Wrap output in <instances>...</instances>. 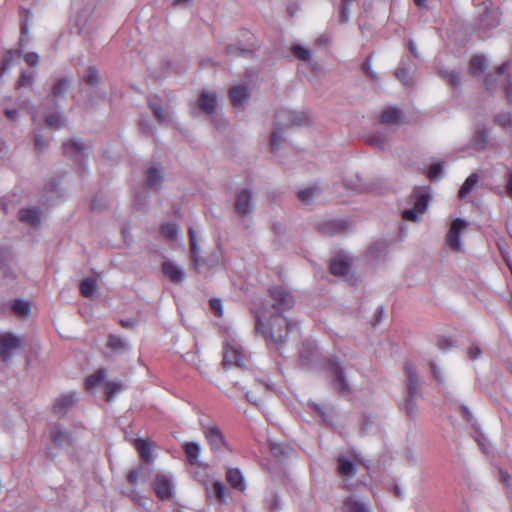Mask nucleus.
I'll list each match as a JSON object with an SVG mask.
<instances>
[{"mask_svg":"<svg viewBox=\"0 0 512 512\" xmlns=\"http://www.w3.org/2000/svg\"><path fill=\"white\" fill-rule=\"evenodd\" d=\"M270 450L275 456H279L285 453L284 446L275 442L270 443Z\"/></svg>","mask_w":512,"mask_h":512,"instance_id":"nucleus-58","label":"nucleus"},{"mask_svg":"<svg viewBox=\"0 0 512 512\" xmlns=\"http://www.w3.org/2000/svg\"><path fill=\"white\" fill-rule=\"evenodd\" d=\"M254 201L251 197V194H238V197L235 202L236 211L245 216L249 214L254 208Z\"/></svg>","mask_w":512,"mask_h":512,"instance_id":"nucleus-19","label":"nucleus"},{"mask_svg":"<svg viewBox=\"0 0 512 512\" xmlns=\"http://www.w3.org/2000/svg\"><path fill=\"white\" fill-rule=\"evenodd\" d=\"M106 377V371L104 369L98 370L96 373L90 375L86 380V389L92 390L98 386Z\"/></svg>","mask_w":512,"mask_h":512,"instance_id":"nucleus-37","label":"nucleus"},{"mask_svg":"<svg viewBox=\"0 0 512 512\" xmlns=\"http://www.w3.org/2000/svg\"><path fill=\"white\" fill-rule=\"evenodd\" d=\"M299 200L305 204L309 205L314 201L315 194H298Z\"/></svg>","mask_w":512,"mask_h":512,"instance_id":"nucleus-60","label":"nucleus"},{"mask_svg":"<svg viewBox=\"0 0 512 512\" xmlns=\"http://www.w3.org/2000/svg\"><path fill=\"white\" fill-rule=\"evenodd\" d=\"M75 402V394L68 393L60 396L54 403L53 408L55 413L63 414L70 408Z\"/></svg>","mask_w":512,"mask_h":512,"instance_id":"nucleus-25","label":"nucleus"},{"mask_svg":"<svg viewBox=\"0 0 512 512\" xmlns=\"http://www.w3.org/2000/svg\"><path fill=\"white\" fill-rule=\"evenodd\" d=\"M226 479L227 482L235 489H238L240 491H244L245 481L244 477L239 469L236 468H229L226 473Z\"/></svg>","mask_w":512,"mask_h":512,"instance_id":"nucleus-20","label":"nucleus"},{"mask_svg":"<svg viewBox=\"0 0 512 512\" xmlns=\"http://www.w3.org/2000/svg\"><path fill=\"white\" fill-rule=\"evenodd\" d=\"M33 83V75L31 73L23 72L17 82V87H28Z\"/></svg>","mask_w":512,"mask_h":512,"instance_id":"nucleus-52","label":"nucleus"},{"mask_svg":"<svg viewBox=\"0 0 512 512\" xmlns=\"http://www.w3.org/2000/svg\"><path fill=\"white\" fill-rule=\"evenodd\" d=\"M19 219L32 227H38L41 224V210L36 207L23 208L19 211Z\"/></svg>","mask_w":512,"mask_h":512,"instance_id":"nucleus-16","label":"nucleus"},{"mask_svg":"<svg viewBox=\"0 0 512 512\" xmlns=\"http://www.w3.org/2000/svg\"><path fill=\"white\" fill-rule=\"evenodd\" d=\"M350 1L351 0H342V7L340 13V19L342 22H345L348 19L347 8Z\"/></svg>","mask_w":512,"mask_h":512,"instance_id":"nucleus-59","label":"nucleus"},{"mask_svg":"<svg viewBox=\"0 0 512 512\" xmlns=\"http://www.w3.org/2000/svg\"><path fill=\"white\" fill-rule=\"evenodd\" d=\"M270 294L273 299L272 306L279 314L269 315L267 311L255 312L256 331L266 341H270L276 345L277 349H280L286 342L288 335L298 331L296 323H292L281 316L283 311L294 306L295 299L291 292L282 286L271 288Z\"/></svg>","mask_w":512,"mask_h":512,"instance_id":"nucleus-1","label":"nucleus"},{"mask_svg":"<svg viewBox=\"0 0 512 512\" xmlns=\"http://www.w3.org/2000/svg\"><path fill=\"white\" fill-rule=\"evenodd\" d=\"M405 409H406L407 414H409V415L415 414L416 403L414 401V398H411L410 396H408V399L406 400V403H405Z\"/></svg>","mask_w":512,"mask_h":512,"instance_id":"nucleus-56","label":"nucleus"},{"mask_svg":"<svg viewBox=\"0 0 512 512\" xmlns=\"http://www.w3.org/2000/svg\"><path fill=\"white\" fill-rule=\"evenodd\" d=\"M97 289V280L92 277L85 278L80 283V291L84 297H93Z\"/></svg>","mask_w":512,"mask_h":512,"instance_id":"nucleus-32","label":"nucleus"},{"mask_svg":"<svg viewBox=\"0 0 512 512\" xmlns=\"http://www.w3.org/2000/svg\"><path fill=\"white\" fill-rule=\"evenodd\" d=\"M149 107L159 123L166 124L171 122L170 113L165 110L158 102H150Z\"/></svg>","mask_w":512,"mask_h":512,"instance_id":"nucleus-28","label":"nucleus"},{"mask_svg":"<svg viewBox=\"0 0 512 512\" xmlns=\"http://www.w3.org/2000/svg\"><path fill=\"white\" fill-rule=\"evenodd\" d=\"M362 462L358 454L340 456L338 458V472L344 478H352L356 474V463Z\"/></svg>","mask_w":512,"mask_h":512,"instance_id":"nucleus-8","label":"nucleus"},{"mask_svg":"<svg viewBox=\"0 0 512 512\" xmlns=\"http://www.w3.org/2000/svg\"><path fill=\"white\" fill-rule=\"evenodd\" d=\"M283 128L285 127L281 124H278V119L276 118L270 138V145L272 150H276L280 143L284 140Z\"/></svg>","mask_w":512,"mask_h":512,"instance_id":"nucleus-27","label":"nucleus"},{"mask_svg":"<svg viewBox=\"0 0 512 512\" xmlns=\"http://www.w3.org/2000/svg\"><path fill=\"white\" fill-rule=\"evenodd\" d=\"M401 120V111L396 108H389L382 112L381 122L386 124H397Z\"/></svg>","mask_w":512,"mask_h":512,"instance_id":"nucleus-34","label":"nucleus"},{"mask_svg":"<svg viewBox=\"0 0 512 512\" xmlns=\"http://www.w3.org/2000/svg\"><path fill=\"white\" fill-rule=\"evenodd\" d=\"M276 116L278 119V124L283 125L285 128L302 126L308 122V118L304 114L292 111H282Z\"/></svg>","mask_w":512,"mask_h":512,"instance_id":"nucleus-9","label":"nucleus"},{"mask_svg":"<svg viewBox=\"0 0 512 512\" xmlns=\"http://www.w3.org/2000/svg\"><path fill=\"white\" fill-rule=\"evenodd\" d=\"M431 366V371H432V374L434 375V377L439 380V381H442L443 378L441 376V371H440V368L437 367L433 362L430 364Z\"/></svg>","mask_w":512,"mask_h":512,"instance_id":"nucleus-63","label":"nucleus"},{"mask_svg":"<svg viewBox=\"0 0 512 512\" xmlns=\"http://www.w3.org/2000/svg\"><path fill=\"white\" fill-rule=\"evenodd\" d=\"M495 122L502 127H509L512 124V117L509 113H501L495 117Z\"/></svg>","mask_w":512,"mask_h":512,"instance_id":"nucleus-50","label":"nucleus"},{"mask_svg":"<svg viewBox=\"0 0 512 512\" xmlns=\"http://www.w3.org/2000/svg\"><path fill=\"white\" fill-rule=\"evenodd\" d=\"M210 307L214 311V313L218 316L222 315L223 312V304L222 301L219 299H211L210 300Z\"/></svg>","mask_w":512,"mask_h":512,"instance_id":"nucleus-55","label":"nucleus"},{"mask_svg":"<svg viewBox=\"0 0 512 512\" xmlns=\"http://www.w3.org/2000/svg\"><path fill=\"white\" fill-rule=\"evenodd\" d=\"M162 271L165 277L174 283H180L185 278L184 271L174 263L165 261L162 265Z\"/></svg>","mask_w":512,"mask_h":512,"instance_id":"nucleus-17","label":"nucleus"},{"mask_svg":"<svg viewBox=\"0 0 512 512\" xmlns=\"http://www.w3.org/2000/svg\"><path fill=\"white\" fill-rule=\"evenodd\" d=\"M22 346L20 337L10 332L0 333V357L7 360L12 357Z\"/></svg>","mask_w":512,"mask_h":512,"instance_id":"nucleus-7","label":"nucleus"},{"mask_svg":"<svg viewBox=\"0 0 512 512\" xmlns=\"http://www.w3.org/2000/svg\"><path fill=\"white\" fill-rule=\"evenodd\" d=\"M440 75L445 79L452 87H457L460 83L459 74L455 71H441Z\"/></svg>","mask_w":512,"mask_h":512,"instance_id":"nucleus-43","label":"nucleus"},{"mask_svg":"<svg viewBox=\"0 0 512 512\" xmlns=\"http://www.w3.org/2000/svg\"><path fill=\"white\" fill-rule=\"evenodd\" d=\"M395 76L406 86L413 84V80L409 72L403 68H398L395 72Z\"/></svg>","mask_w":512,"mask_h":512,"instance_id":"nucleus-45","label":"nucleus"},{"mask_svg":"<svg viewBox=\"0 0 512 512\" xmlns=\"http://www.w3.org/2000/svg\"><path fill=\"white\" fill-rule=\"evenodd\" d=\"M442 166H443V162H438V163L432 164L428 170V177L431 180L439 179L442 175Z\"/></svg>","mask_w":512,"mask_h":512,"instance_id":"nucleus-46","label":"nucleus"},{"mask_svg":"<svg viewBox=\"0 0 512 512\" xmlns=\"http://www.w3.org/2000/svg\"><path fill=\"white\" fill-rule=\"evenodd\" d=\"M163 179L162 171L158 168L151 167L147 171L146 183L150 189H157Z\"/></svg>","mask_w":512,"mask_h":512,"instance_id":"nucleus-29","label":"nucleus"},{"mask_svg":"<svg viewBox=\"0 0 512 512\" xmlns=\"http://www.w3.org/2000/svg\"><path fill=\"white\" fill-rule=\"evenodd\" d=\"M431 194H411L409 203L412 207L404 209L402 217L404 220L417 222L421 216L427 211Z\"/></svg>","mask_w":512,"mask_h":512,"instance_id":"nucleus-3","label":"nucleus"},{"mask_svg":"<svg viewBox=\"0 0 512 512\" xmlns=\"http://www.w3.org/2000/svg\"><path fill=\"white\" fill-rule=\"evenodd\" d=\"M195 107L205 114H213L217 109V95L211 91H202L198 96Z\"/></svg>","mask_w":512,"mask_h":512,"instance_id":"nucleus-10","label":"nucleus"},{"mask_svg":"<svg viewBox=\"0 0 512 512\" xmlns=\"http://www.w3.org/2000/svg\"><path fill=\"white\" fill-rule=\"evenodd\" d=\"M367 256L370 260L380 262L386 259L387 244L383 241L374 243L368 250Z\"/></svg>","mask_w":512,"mask_h":512,"instance_id":"nucleus-21","label":"nucleus"},{"mask_svg":"<svg viewBox=\"0 0 512 512\" xmlns=\"http://www.w3.org/2000/svg\"><path fill=\"white\" fill-rule=\"evenodd\" d=\"M122 390V385L119 382H107L105 386V393L108 400H112Z\"/></svg>","mask_w":512,"mask_h":512,"instance_id":"nucleus-40","label":"nucleus"},{"mask_svg":"<svg viewBox=\"0 0 512 512\" xmlns=\"http://www.w3.org/2000/svg\"><path fill=\"white\" fill-rule=\"evenodd\" d=\"M500 21L499 12L495 9H486L480 19V25L484 29H491L498 26Z\"/></svg>","mask_w":512,"mask_h":512,"instance_id":"nucleus-22","label":"nucleus"},{"mask_svg":"<svg viewBox=\"0 0 512 512\" xmlns=\"http://www.w3.org/2000/svg\"><path fill=\"white\" fill-rule=\"evenodd\" d=\"M370 142L375 145H378L380 147H383L384 144L386 143V138L383 137L382 135H377V136L371 137Z\"/></svg>","mask_w":512,"mask_h":512,"instance_id":"nucleus-62","label":"nucleus"},{"mask_svg":"<svg viewBox=\"0 0 512 512\" xmlns=\"http://www.w3.org/2000/svg\"><path fill=\"white\" fill-rule=\"evenodd\" d=\"M488 143V134L486 129H479L475 132L472 140L471 145L476 150H484Z\"/></svg>","mask_w":512,"mask_h":512,"instance_id":"nucleus-31","label":"nucleus"},{"mask_svg":"<svg viewBox=\"0 0 512 512\" xmlns=\"http://www.w3.org/2000/svg\"><path fill=\"white\" fill-rule=\"evenodd\" d=\"M34 145L38 151L42 152L48 147V141L44 136L36 133L34 136Z\"/></svg>","mask_w":512,"mask_h":512,"instance_id":"nucleus-51","label":"nucleus"},{"mask_svg":"<svg viewBox=\"0 0 512 512\" xmlns=\"http://www.w3.org/2000/svg\"><path fill=\"white\" fill-rule=\"evenodd\" d=\"M15 53L12 51H8L5 53L2 65H1V76L4 74L5 70L10 68L13 65Z\"/></svg>","mask_w":512,"mask_h":512,"instance_id":"nucleus-48","label":"nucleus"},{"mask_svg":"<svg viewBox=\"0 0 512 512\" xmlns=\"http://www.w3.org/2000/svg\"><path fill=\"white\" fill-rule=\"evenodd\" d=\"M85 81L90 85H96L99 82L98 72L95 69L90 68L85 76Z\"/></svg>","mask_w":512,"mask_h":512,"instance_id":"nucleus-54","label":"nucleus"},{"mask_svg":"<svg viewBox=\"0 0 512 512\" xmlns=\"http://www.w3.org/2000/svg\"><path fill=\"white\" fill-rule=\"evenodd\" d=\"M161 234L167 240H174L180 234V230L175 223L169 222L162 225Z\"/></svg>","mask_w":512,"mask_h":512,"instance_id":"nucleus-35","label":"nucleus"},{"mask_svg":"<svg viewBox=\"0 0 512 512\" xmlns=\"http://www.w3.org/2000/svg\"><path fill=\"white\" fill-rule=\"evenodd\" d=\"M479 176L476 173L471 174L461 186L459 192H470L477 187Z\"/></svg>","mask_w":512,"mask_h":512,"instance_id":"nucleus-41","label":"nucleus"},{"mask_svg":"<svg viewBox=\"0 0 512 512\" xmlns=\"http://www.w3.org/2000/svg\"><path fill=\"white\" fill-rule=\"evenodd\" d=\"M292 52L296 58L302 61H309L311 58V51L300 45H294L292 48Z\"/></svg>","mask_w":512,"mask_h":512,"instance_id":"nucleus-42","label":"nucleus"},{"mask_svg":"<svg viewBox=\"0 0 512 512\" xmlns=\"http://www.w3.org/2000/svg\"><path fill=\"white\" fill-rule=\"evenodd\" d=\"M139 477L138 471H130L128 474V480L131 484H136Z\"/></svg>","mask_w":512,"mask_h":512,"instance_id":"nucleus-64","label":"nucleus"},{"mask_svg":"<svg viewBox=\"0 0 512 512\" xmlns=\"http://www.w3.org/2000/svg\"><path fill=\"white\" fill-rule=\"evenodd\" d=\"M329 369L335 377V387L342 393L349 391V385L345 379L344 371L338 360H331L329 362Z\"/></svg>","mask_w":512,"mask_h":512,"instance_id":"nucleus-12","label":"nucleus"},{"mask_svg":"<svg viewBox=\"0 0 512 512\" xmlns=\"http://www.w3.org/2000/svg\"><path fill=\"white\" fill-rule=\"evenodd\" d=\"M152 486L157 497L162 501L171 499L175 494V481L169 474H156Z\"/></svg>","mask_w":512,"mask_h":512,"instance_id":"nucleus-5","label":"nucleus"},{"mask_svg":"<svg viewBox=\"0 0 512 512\" xmlns=\"http://www.w3.org/2000/svg\"><path fill=\"white\" fill-rule=\"evenodd\" d=\"M344 229L343 224L338 221L328 223L323 227L325 233L335 234L341 232Z\"/></svg>","mask_w":512,"mask_h":512,"instance_id":"nucleus-49","label":"nucleus"},{"mask_svg":"<svg viewBox=\"0 0 512 512\" xmlns=\"http://www.w3.org/2000/svg\"><path fill=\"white\" fill-rule=\"evenodd\" d=\"M351 264L348 256L343 254L337 255L331 260V273L336 276H346L351 268Z\"/></svg>","mask_w":512,"mask_h":512,"instance_id":"nucleus-14","label":"nucleus"},{"mask_svg":"<svg viewBox=\"0 0 512 512\" xmlns=\"http://www.w3.org/2000/svg\"><path fill=\"white\" fill-rule=\"evenodd\" d=\"M343 510L344 512H370L367 503L356 495L345 500Z\"/></svg>","mask_w":512,"mask_h":512,"instance_id":"nucleus-18","label":"nucleus"},{"mask_svg":"<svg viewBox=\"0 0 512 512\" xmlns=\"http://www.w3.org/2000/svg\"><path fill=\"white\" fill-rule=\"evenodd\" d=\"M231 102L234 106H240L249 97V91L246 86H234L229 91Z\"/></svg>","mask_w":512,"mask_h":512,"instance_id":"nucleus-24","label":"nucleus"},{"mask_svg":"<svg viewBox=\"0 0 512 512\" xmlns=\"http://www.w3.org/2000/svg\"><path fill=\"white\" fill-rule=\"evenodd\" d=\"M469 222L462 218H455L452 220L448 232L445 237L446 245L453 251H463L464 244L461 240V235L468 228Z\"/></svg>","mask_w":512,"mask_h":512,"instance_id":"nucleus-4","label":"nucleus"},{"mask_svg":"<svg viewBox=\"0 0 512 512\" xmlns=\"http://www.w3.org/2000/svg\"><path fill=\"white\" fill-rule=\"evenodd\" d=\"M204 434L212 450L218 451L225 446L226 442L224 436L217 426L211 425L206 427Z\"/></svg>","mask_w":512,"mask_h":512,"instance_id":"nucleus-11","label":"nucleus"},{"mask_svg":"<svg viewBox=\"0 0 512 512\" xmlns=\"http://www.w3.org/2000/svg\"><path fill=\"white\" fill-rule=\"evenodd\" d=\"M189 236H190V242H191V253H192V259L194 266L197 270H200L203 266V261L199 259L198 252L199 248L197 246V240L195 232L192 228L189 229Z\"/></svg>","mask_w":512,"mask_h":512,"instance_id":"nucleus-33","label":"nucleus"},{"mask_svg":"<svg viewBox=\"0 0 512 512\" xmlns=\"http://www.w3.org/2000/svg\"><path fill=\"white\" fill-rule=\"evenodd\" d=\"M405 373L408 378V396L414 398L419 391V376L416 367L408 362L405 365Z\"/></svg>","mask_w":512,"mask_h":512,"instance_id":"nucleus-15","label":"nucleus"},{"mask_svg":"<svg viewBox=\"0 0 512 512\" xmlns=\"http://www.w3.org/2000/svg\"><path fill=\"white\" fill-rule=\"evenodd\" d=\"M213 491L216 495V497L220 500V501H225V495H226V488L225 486L223 485V483L219 482V481H216L214 484H213Z\"/></svg>","mask_w":512,"mask_h":512,"instance_id":"nucleus-53","label":"nucleus"},{"mask_svg":"<svg viewBox=\"0 0 512 512\" xmlns=\"http://www.w3.org/2000/svg\"><path fill=\"white\" fill-rule=\"evenodd\" d=\"M13 312L21 317H26L30 313V305L26 301L16 300L12 305Z\"/></svg>","mask_w":512,"mask_h":512,"instance_id":"nucleus-39","label":"nucleus"},{"mask_svg":"<svg viewBox=\"0 0 512 512\" xmlns=\"http://www.w3.org/2000/svg\"><path fill=\"white\" fill-rule=\"evenodd\" d=\"M24 59L30 66H35L39 62V56L33 52L25 54Z\"/></svg>","mask_w":512,"mask_h":512,"instance_id":"nucleus-57","label":"nucleus"},{"mask_svg":"<svg viewBox=\"0 0 512 512\" xmlns=\"http://www.w3.org/2000/svg\"><path fill=\"white\" fill-rule=\"evenodd\" d=\"M134 446L140 453L141 457L145 461H151L152 458V442L147 439H136L134 441Z\"/></svg>","mask_w":512,"mask_h":512,"instance_id":"nucleus-26","label":"nucleus"},{"mask_svg":"<svg viewBox=\"0 0 512 512\" xmlns=\"http://www.w3.org/2000/svg\"><path fill=\"white\" fill-rule=\"evenodd\" d=\"M108 346L113 350H122L126 347V342L118 336H110L108 340Z\"/></svg>","mask_w":512,"mask_h":512,"instance_id":"nucleus-47","label":"nucleus"},{"mask_svg":"<svg viewBox=\"0 0 512 512\" xmlns=\"http://www.w3.org/2000/svg\"><path fill=\"white\" fill-rule=\"evenodd\" d=\"M468 355L470 359L475 360L481 355V349L478 346H472L468 350Z\"/></svg>","mask_w":512,"mask_h":512,"instance_id":"nucleus-61","label":"nucleus"},{"mask_svg":"<svg viewBox=\"0 0 512 512\" xmlns=\"http://www.w3.org/2000/svg\"><path fill=\"white\" fill-rule=\"evenodd\" d=\"M45 122L50 128L58 130L65 126L66 117L63 115V113L54 112L45 116Z\"/></svg>","mask_w":512,"mask_h":512,"instance_id":"nucleus-30","label":"nucleus"},{"mask_svg":"<svg viewBox=\"0 0 512 512\" xmlns=\"http://www.w3.org/2000/svg\"><path fill=\"white\" fill-rule=\"evenodd\" d=\"M486 69V60L483 56H474L470 61V70L474 75H480Z\"/></svg>","mask_w":512,"mask_h":512,"instance_id":"nucleus-38","label":"nucleus"},{"mask_svg":"<svg viewBox=\"0 0 512 512\" xmlns=\"http://www.w3.org/2000/svg\"><path fill=\"white\" fill-rule=\"evenodd\" d=\"M455 345V341L450 337L440 336L437 339V346L442 351L450 350L451 348L455 347Z\"/></svg>","mask_w":512,"mask_h":512,"instance_id":"nucleus-44","label":"nucleus"},{"mask_svg":"<svg viewBox=\"0 0 512 512\" xmlns=\"http://www.w3.org/2000/svg\"><path fill=\"white\" fill-rule=\"evenodd\" d=\"M244 353L239 339L234 335H228L224 343L223 365L225 367H242L244 364Z\"/></svg>","mask_w":512,"mask_h":512,"instance_id":"nucleus-2","label":"nucleus"},{"mask_svg":"<svg viewBox=\"0 0 512 512\" xmlns=\"http://www.w3.org/2000/svg\"><path fill=\"white\" fill-rule=\"evenodd\" d=\"M50 439L55 446L60 448L69 447L72 442L71 434L59 425H55L51 428Z\"/></svg>","mask_w":512,"mask_h":512,"instance_id":"nucleus-13","label":"nucleus"},{"mask_svg":"<svg viewBox=\"0 0 512 512\" xmlns=\"http://www.w3.org/2000/svg\"><path fill=\"white\" fill-rule=\"evenodd\" d=\"M90 147L91 145L89 142L80 138H71L62 144L63 153L77 162L82 160Z\"/></svg>","mask_w":512,"mask_h":512,"instance_id":"nucleus-6","label":"nucleus"},{"mask_svg":"<svg viewBox=\"0 0 512 512\" xmlns=\"http://www.w3.org/2000/svg\"><path fill=\"white\" fill-rule=\"evenodd\" d=\"M70 87V81L67 79H59L52 87L51 95L54 98H59L64 96L66 91Z\"/></svg>","mask_w":512,"mask_h":512,"instance_id":"nucleus-36","label":"nucleus"},{"mask_svg":"<svg viewBox=\"0 0 512 512\" xmlns=\"http://www.w3.org/2000/svg\"><path fill=\"white\" fill-rule=\"evenodd\" d=\"M187 461L191 465H197L199 463V457L201 454V446L198 442H186L183 445Z\"/></svg>","mask_w":512,"mask_h":512,"instance_id":"nucleus-23","label":"nucleus"}]
</instances>
